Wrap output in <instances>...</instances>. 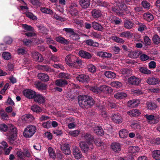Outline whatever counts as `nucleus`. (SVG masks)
Instances as JSON below:
<instances>
[{"label": "nucleus", "instance_id": "2", "mask_svg": "<svg viewBox=\"0 0 160 160\" xmlns=\"http://www.w3.org/2000/svg\"><path fill=\"white\" fill-rule=\"evenodd\" d=\"M79 104L81 108H86L87 106H92L94 100L91 97L86 95H81L78 97Z\"/></svg>", "mask_w": 160, "mask_h": 160}, {"label": "nucleus", "instance_id": "55", "mask_svg": "<svg viewBox=\"0 0 160 160\" xmlns=\"http://www.w3.org/2000/svg\"><path fill=\"white\" fill-rule=\"evenodd\" d=\"M26 16L28 18L34 20H37V17L34 15L33 14L30 12H27L25 13Z\"/></svg>", "mask_w": 160, "mask_h": 160}, {"label": "nucleus", "instance_id": "58", "mask_svg": "<svg viewBox=\"0 0 160 160\" xmlns=\"http://www.w3.org/2000/svg\"><path fill=\"white\" fill-rule=\"evenodd\" d=\"M69 120L70 121L72 122L68 124V128H74L76 126V123L74 121V118H69Z\"/></svg>", "mask_w": 160, "mask_h": 160}, {"label": "nucleus", "instance_id": "37", "mask_svg": "<svg viewBox=\"0 0 160 160\" xmlns=\"http://www.w3.org/2000/svg\"><path fill=\"white\" fill-rule=\"evenodd\" d=\"M139 70L140 72L144 74L148 75L151 73V71L148 69V68L145 66L140 67Z\"/></svg>", "mask_w": 160, "mask_h": 160}, {"label": "nucleus", "instance_id": "41", "mask_svg": "<svg viewBox=\"0 0 160 160\" xmlns=\"http://www.w3.org/2000/svg\"><path fill=\"white\" fill-rule=\"evenodd\" d=\"M91 91L96 93H100L101 92V86L99 87L97 85L92 86L90 87Z\"/></svg>", "mask_w": 160, "mask_h": 160}, {"label": "nucleus", "instance_id": "9", "mask_svg": "<svg viewBox=\"0 0 160 160\" xmlns=\"http://www.w3.org/2000/svg\"><path fill=\"white\" fill-rule=\"evenodd\" d=\"M146 82L150 85H155L159 84L160 82V80L156 77L152 76L148 78Z\"/></svg>", "mask_w": 160, "mask_h": 160}, {"label": "nucleus", "instance_id": "34", "mask_svg": "<svg viewBox=\"0 0 160 160\" xmlns=\"http://www.w3.org/2000/svg\"><path fill=\"white\" fill-rule=\"evenodd\" d=\"M135 24L138 26V31L140 32H142L147 28L146 26L144 24L139 22L138 21L135 22Z\"/></svg>", "mask_w": 160, "mask_h": 160}, {"label": "nucleus", "instance_id": "16", "mask_svg": "<svg viewBox=\"0 0 160 160\" xmlns=\"http://www.w3.org/2000/svg\"><path fill=\"white\" fill-rule=\"evenodd\" d=\"M115 2V4L118 7L119 9L122 10H125L127 8V6L125 3L124 1H112Z\"/></svg>", "mask_w": 160, "mask_h": 160}, {"label": "nucleus", "instance_id": "49", "mask_svg": "<svg viewBox=\"0 0 160 160\" xmlns=\"http://www.w3.org/2000/svg\"><path fill=\"white\" fill-rule=\"evenodd\" d=\"M152 41L155 44L158 45L160 43V38L157 34H155L153 36Z\"/></svg>", "mask_w": 160, "mask_h": 160}, {"label": "nucleus", "instance_id": "47", "mask_svg": "<svg viewBox=\"0 0 160 160\" xmlns=\"http://www.w3.org/2000/svg\"><path fill=\"white\" fill-rule=\"evenodd\" d=\"M122 73L125 76L128 77L131 75L132 74V71L130 69L127 68H123L122 69Z\"/></svg>", "mask_w": 160, "mask_h": 160}, {"label": "nucleus", "instance_id": "52", "mask_svg": "<svg viewBox=\"0 0 160 160\" xmlns=\"http://www.w3.org/2000/svg\"><path fill=\"white\" fill-rule=\"evenodd\" d=\"M70 38L72 40L77 41L79 39L80 37L78 34L75 32L71 35H70Z\"/></svg>", "mask_w": 160, "mask_h": 160}, {"label": "nucleus", "instance_id": "54", "mask_svg": "<svg viewBox=\"0 0 160 160\" xmlns=\"http://www.w3.org/2000/svg\"><path fill=\"white\" fill-rule=\"evenodd\" d=\"M111 85L114 87L119 88L122 87V83L118 81H114L112 82L111 83Z\"/></svg>", "mask_w": 160, "mask_h": 160}, {"label": "nucleus", "instance_id": "19", "mask_svg": "<svg viewBox=\"0 0 160 160\" xmlns=\"http://www.w3.org/2000/svg\"><path fill=\"white\" fill-rule=\"evenodd\" d=\"M128 82L132 85H138L140 82L139 79L134 76H131L128 78Z\"/></svg>", "mask_w": 160, "mask_h": 160}, {"label": "nucleus", "instance_id": "53", "mask_svg": "<svg viewBox=\"0 0 160 160\" xmlns=\"http://www.w3.org/2000/svg\"><path fill=\"white\" fill-rule=\"evenodd\" d=\"M88 70L91 72H94L96 71V68L92 64H89L87 66Z\"/></svg>", "mask_w": 160, "mask_h": 160}, {"label": "nucleus", "instance_id": "50", "mask_svg": "<svg viewBox=\"0 0 160 160\" xmlns=\"http://www.w3.org/2000/svg\"><path fill=\"white\" fill-rule=\"evenodd\" d=\"M104 75L108 78H114L116 76L115 73L110 71L105 72H104Z\"/></svg>", "mask_w": 160, "mask_h": 160}, {"label": "nucleus", "instance_id": "38", "mask_svg": "<svg viewBox=\"0 0 160 160\" xmlns=\"http://www.w3.org/2000/svg\"><path fill=\"white\" fill-rule=\"evenodd\" d=\"M147 107L148 109L150 110H154L157 108V104L153 102H148L147 104Z\"/></svg>", "mask_w": 160, "mask_h": 160}, {"label": "nucleus", "instance_id": "4", "mask_svg": "<svg viewBox=\"0 0 160 160\" xmlns=\"http://www.w3.org/2000/svg\"><path fill=\"white\" fill-rule=\"evenodd\" d=\"M36 130V128L35 126L29 125L25 128L23 132V136L26 138H31L35 133Z\"/></svg>", "mask_w": 160, "mask_h": 160}, {"label": "nucleus", "instance_id": "35", "mask_svg": "<svg viewBox=\"0 0 160 160\" xmlns=\"http://www.w3.org/2000/svg\"><path fill=\"white\" fill-rule=\"evenodd\" d=\"M55 39L57 42L62 44H68L69 43V41L68 40L62 37H57Z\"/></svg>", "mask_w": 160, "mask_h": 160}, {"label": "nucleus", "instance_id": "29", "mask_svg": "<svg viewBox=\"0 0 160 160\" xmlns=\"http://www.w3.org/2000/svg\"><path fill=\"white\" fill-rule=\"evenodd\" d=\"M84 42L88 46H91L93 47H98L99 46L98 43L94 42L93 40L91 39H88L84 41Z\"/></svg>", "mask_w": 160, "mask_h": 160}, {"label": "nucleus", "instance_id": "7", "mask_svg": "<svg viewBox=\"0 0 160 160\" xmlns=\"http://www.w3.org/2000/svg\"><path fill=\"white\" fill-rule=\"evenodd\" d=\"M79 146L82 152H87L89 150H92L93 149V146H90L88 143L84 141L80 142Z\"/></svg>", "mask_w": 160, "mask_h": 160}, {"label": "nucleus", "instance_id": "46", "mask_svg": "<svg viewBox=\"0 0 160 160\" xmlns=\"http://www.w3.org/2000/svg\"><path fill=\"white\" fill-rule=\"evenodd\" d=\"M132 36V34L129 31H125L121 33L120 36L126 38H130Z\"/></svg>", "mask_w": 160, "mask_h": 160}, {"label": "nucleus", "instance_id": "32", "mask_svg": "<svg viewBox=\"0 0 160 160\" xmlns=\"http://www.w3.org/2000/svg\"><path fill=\"white\" fill-rule=\"evenodd\" d=\"M127 97V94L122 92H117L114 95V97L117 99H122Z\"/></svg>", "mask_w": 160, "mask_h": 160}, {"label": "nucleus", "instance_id": "27", "mask_svg": "<svg viewBox=\"0 0 160 160\" xmlns=\"http://www.w3.org/2000/svg\"><path fill=\"white\" fill-rule=\"evenodd\" d=\"M92 28L95 30L98 31L102 32L103 28L102 25L98 22L94 21L92 22Z\"/></svg>", "mask_w": 160, "mask_h": 160}, {"label": "nucleus", "instance_id": "44", "mask_svg": "<svg viewBox=\"0 0 160 160\" xmlns=\"http://www.w3.org/2000/svg\"><path fill=\"white\" fill-rule=\"evenodd\" d=\"M31 109L34 112L38 113L42 111V109L39 106L36 105H33L31 107Z\"/></svg>", "mask_w": 160, "mask_h": 160}, {"label": "nucleus", "instance_id": "42", "mask_svg": "<svg viewBox=\"0 0 160 160\" xmlns=\"http://www.w3.org/2000/svg\"><path fill=\"white\" fill-rule=\"evenodd\" d=\"M152 156L156 160L160 159V150H157L153 151L152 153Z\"/></svg>", "mask_w": 160, "mask_h": 160}, {"label": "nucleus", "instance_id": "40", "mask_svg": "<svg viewBox=\"0 0 160 160\" xmlns=\"http://www.w3.org/2000/svg\"><path fill=\"white\" fill-rule=\"evenodd\" d=\"M128 132L127 130L122 129L120 131L119 134L121 138H124L128 136Z\"/></svg>", "mask_w": 160, "mask_h": 160}, {"label": "nucleus", "instance_id": "22", "mask_svg": "<svg viewBox=\"0 0 160 160\" xmlns=\"http://www.w3.org/2000/svg\"><path fill=\"white\" fill-rule=\"evenodd\" d=\"M141 113L139 109H133L127 112V114L131 117H135L139 116Z\"/></svg>", "mask_w": 160, "mask_h": 160}, {"label": "nucleus", "instance_id": "48", "mask_svg": "<svg viewBox=\"0 0 160 160\" xmlns=\"http://www.w3.org/2000/svg\"><path fill=\"white\" fill-rule=\"evenodd\" d=\"M33 117L31 114H27L23 116V119L27 122H31L33 120Z\"/></svg>", "mask_w": 160, "mask_h": 160}, {"label": "nucleus", "instance_id": "60", "mask_svg": "<svg viewBox=\"0 0 160 160\" xmlns=\"http://www.w3.org/2000/svg\"><path fill=\"white\" fill-rule=\"evenodd\" d=\"M144 41L146 45H150L151 43V41L149 38L148 36H145L143 38Z\"/></svg>", "mask_w": 160, "mask_h": 160}, {"label": "nucleus", "instance_id": "18", "mask_svg": "<svg viewBox=\"0 0 160 160\" xmlns=\"http://www.w3.org/2000/svg\"><path fill=\"white\" fill-rule=\"evenodd\" d=\"M78 54L81 57L85 59H89L92 57V55L91 53L84 50L79 51Z\"/></svg>", "mask_w": 160, "mask_h": 160}, {"label": "nucleus", "instance_id": "15", "mask_svg": "<svg viewBox=\"0 0 160 160\" xmlns=\"http://www.w3.org/2000/svg\"><path fill=\"white\" fill-rule=\"evenodd\" d=\"M78 81L82 82L87 83L89 81V77L88 75L81 74L78 76L76 77Z\"/></svg>", "mask_w": 160, "mask_h": 160}, {"label": "nucleus", "instance_id": "45", "mask_svg": "<svg viewBox=\"0 0 160 160\" xmlns=\"http://www.w3.org/2000/svg\"><path fill=\"white\" fill-rule=\"evenodd\" d=\"M48 150L50 157L55 159L56 158V154L53 148L51 147H49Z\"/></svg>", "mask_w": 160, "mask_h": 160}, {"label": "nucleus", "instance_id": "63", "mask_svg": "<svg viewBox=\"0 0 160 160\" xmlns=\"http://www.w3.org/2000/svg\"><path fill=\"white\" fill-rule=\"evenodd\" d=\"M8 127L4 124H0V131H1L6 132L8 129Z\"/></svg>", "mask_w": 160, "mask_h": 160}, {"label": "nucleus", "instance_id": "20", "mask_svg": "<svg viewBox=\"0 0 160 160\" xmlns=\"http://www.w3.org/2000/svg\"><path fill=\"white\" fill-rule=\"evenodd\" d=\"M140 103V101L139 99H133L128 101L127 102L128 107L133 108L138 106Z\"/></svg>", "mask_w": 160, "mask_h": 160}, {"label": "nucleus", "instance_id": "30", "mask_svg": "<svg viewBox=\"0 0 160 160\" xmlns=\"http://www.w3.org/2000/svg\"><path fill=\"white\" fill-rule=\"evenodd\" d=\"M38 77L39 79L43 82H47L49 80L48 75L44 73H41L38 74Z\"/></svg>", "mask_w": 160, "mask_h": 160}, {"label": "nucleus", "instance_id": "23", "mask_svg": "<svg viewBox=\"0 0 160 160\" xmlns=\"http://www.w3.org/2000/svg\"><path fill=\"white\" fill-rule=\"evenodd\" d=\"M34 99L35 102L39 104H42L45 102V98L41 94L36 93Z\"/></svg>", "mask_w": 160, "mask_h": 160}, {"label": "nucleus", "instance_id": "10", "mask_svg": "<svg viewBox=\"0 0 160 160\" xmlns=\"http://www.w3.org/2000/svg\"><path fill=\"white\" fill-rule=\"evenodd\" d=\"M110 147L113 152L116 153H119L121 150V144L117 142H114L112 143Z\"/></svg>", "mask_w": 160, "mask_h": 160}, {"label": "nucleus", "instance_id": "17", "mask_svg": "<svg viewBox=\"0 0 160 160\" xmlns=\"http://www.w3.org/2000/svg\"><path fill=\"white\" fill-rule=\"evenodd\" d=\"M73 156L76 159H79L82 157V153L80 150L77 147H73L72 150Z\"/></svg>", "mask_w": 160, "mask_h": 160}, {"label": "nucleus", "instance_id": "11", "mask_svg": "<svg viewBox=\"0 0 160 160\" xmlns=\"http://www.w3.org/2000/svg\"><path fill=\"white\" fill-rule=\"evenodd\" d=\"M82 138L86 141V142L88 143L90 146H92L94 137L90 133H86L82 136Z\"/></svg>", "mask_w": 160, "mask_h": 160}, {"label": "nucleus", "instance_id": "21", "mask_svg": "<svg viewBox=\"0 0 160 160\" xmlns=\"http://www.w3.org/2000/svg\"><path fill=\"white\" fill-rule=\"evenodd\" d=\"M55 84V85L58 87H62L67 85L68 82L65 79H60L56 80Z\"/></svg>", "mask_w": 160, "mask_h": 160}, {"label": "nucleus", "instance_id": "5", "mask_svg": "<svg viewBox=\"0 0 160 160\" xmlns=\"http://www.w3.org/2000/svg\"><path fill=\"white\" fill-rule=\"evenodd\" d=\"M139 150V148L138 147L133 146L129 147L128 148L129 158L131 160H133L135 156V154L138 152Z\"/></svg>", "mask_w": 160, "mask_h": 160}, {"label": "nucleus", "instance_id": "6", "mask_svg": "<svg viewBox=\"0 0 160 160\" xmlns=\"http://www.w3.org/2000/svg\"><path fill=\"white\" fill-rule=\"evenodd\" d=\"M22 92L26 97L29 99H34L37 93L34 91L28 89L24 90Z\"/></svg>", "mask_w": 160, "mask_h": 160}, {"label": "nucleus", "instance_id": "31", "mask_svg": "<svg viewBox=\"0 0 160 160\" xmlns=\"http://www.w3.org/2000/svg\"><path fill=\"white\" fill-rule=\"evenodd\" d=\"M97 55L102 58H110L112 56V54L111 53L100 51L97 52Z\"/></svg>", "mask_w": 160, "mask_h": 160}, {"label": "nucleus", "instance_id": "62", "mask_svg": "<svg viewBox=\"0 0 160 160\" xmlns=\"http://www.w3.org/2000/svg\"><path fill=\"white\" fill-rule=\"evenodd\" d=\"M98 5L101 6L106 7L108 6L109 3L104 1H98Z\"/></svg>", "mask_w": 160, "mask_h": 160}, {"label": "nucleus", "instance_id": "13", "mask_svg": "<svg viewBox=\"0 0 160 160\" xmlns=\"http://www.w3.org/2000/svg\"><path fill=\"white\" fill-rule=\"evenodd\" d=\"M144 117L147 119L148 121L150 123L151 121H153V122H150L151 124H154L156 123L159 121V119L153 115H149L148 114H146L144 115Z\"/></svg>", "mask_w": 160, "mask_h": 160}, {"label": "nucleus", "instance_id": "24", "mask_svg": "<svg viewBox=\"0 0 160 160\" xmlns=\"http://www.w3.org/2000/svg\"><path fill=\"white\" fill-rule=\"evenodd\" d=\"M101 92H103L106 94L111 93L113 91L112 88L110 87L104 85L101 86Z\"/></svg>", "mask_w": 160, "mask_h": 160}, {"label": "nucleus", "instance_id": "57", "mask_svg": "<svg viewBox=\"0 0 160 160\" xmlns=\"http://www.w3.org/2000/svg\"><path fill=\"white\" fill-rule=\"evenodd\" d=\"M58 76L60 78H63L65 79H68L70 78V76L68 73L61 72L59 73Z\"/></svg>", "mask_w": 160, "mask_h": 160}, {"label": "nucleus", "instance_id": "51", "mask_svg": "<svg viewBox=\"0 0 160 160\" xmlns=\"http://www.w3.org/2000/svg\"><path fill=\"white\" fill-rule=\"evenodd\" d=\"M111 38L117 43H123L124 42V40L116 36H112Z\"/></svg>", "mask_w": 160, "mask_h": 160}, {"label": "nucleus", "instance_id": "25", "mask_svg": "<svg viewBox=\"0 0 160 160\" xmlns=\"http://www.w3.org/2000/svg\"><path fill=\"white\" fill-rule=\"evenodd\" d=\"M93 130L97 135L101 136L104 134L103 129L100 126H97L94 127Z\"/></svg>", "mask_w": 160, "mask_h": 160}, {"label": "nucleus", "instance_id": "36", "mask_svg": "<svg viewBox=\"0 0 160 160\" xmlns=\"http://www.w3.org/2000/svg\"><path fill=\"white\" fill-rule=\"evenodd\" d=\"M133 25V23L128 20H126L124 22V26L125 28L127 29L132 28Z\"/></svg>", "mask_w": 160, "mask_h": 160}, {"label": "nucleus", "instance_id": "8", "mask_svg": "<svg viewBox=\"0 0 160 160\" xmlns=\"http://www.w3.org/2000/svg\"><path fill=\"white\" fill-rule=\"evenodd\" d=\"M111 119L115 123L120 124L122 122V118L119 113H117L112 114Z\"/></svg>", "mask_w": 160, "mask_h": 160}, {"label": "nucleus", "instance_id": "64", "mask_svg": "<svg viewBox=\"0 0 160 160\" xmlns=\"http://www.w3.org/2000/svg\"><path fill=\"white\" fill-rule=\"evenodd\" d=\"M41 10L42 12L47 14H50L52 12V11L50 9L45 8H41Z\"/></svg>", "mask_w": 160, "mask_h": 160}, {"label": "nucleus", "instance_id": "12", "mask_svg": "<svg viewBox=\"0 0 160 160\" xmlns=\"http://www.w3.org/2000/svg\"><path fill=\"white\" fill-rule=\"evenodd\" d=\"M32 56L34 60L38 62H42L43 61L42 56L38 52H32Z\"/></svg>", "mask_w": 160, "mask_h": 160}, {"label": "nucleus", "instance_id": "59", "mask_svg": "<svg viewBox=\"0 0 160 160\" xmlns=\"http://www.w3.org/2000/svg\"><path fill=\"white\" fill-rule=\"evenodd\" d=\"M3 58L6 60H8L11 58V56L10 54L7 52H4L2 54Z\"/></svg>", "mask_w": 160, "mask_h": 160}, {"label": "nucleus", "instance_id": "61", "mask_svg": "<svg viewBox=\"0 0 160 160\" xmlns=\"http://www.w3.org/2000/svg\"><path fill=\"white\" fill-rule=\"evenodd\" d=\"M4 41L6 44H10L12 43V39L10 37L7 36L4 38Z\"/></svg>", "mask_w": 160, "mask_h": 160}, {"label": "nucleus", "instance_id": "14", "mask_svg": "<svg viewBox=\"0 0 160 160\" xmlns=\"http://www.w3.org/2000/svg\"><path fill=\"white\" fill-rule=\"evenodd\" d=\"M60 149L65 155H68L71 153L70 145L69 144L67 143L63 144L61 145Z\"/></svg>", "mask_w": 160, "mask_h": 160}, {"label": "nucleus", "instance_id": "43", "mask_svg": "<svg viewBox=\"0 0 160 160\" xmlns=\"http://www.w3.org/2000/svg\"><path fill=\"white\" fill-rule=\"evenodd\" d=\"M36 88L39 90H45L47 88V85L45 84L38 82L35 84Z\"/></svg>", "mask_w": 160, "mask_h": 160}, {"label": "nucleus", "instance_id": "33", "mask_svg": "<svg viewBox=\"0 0 160 160\" xmlns=\"http://www.w3.org/2000/svg\"><path fill=\"white\" fill-rule=\"evenodd\" d=\"M143 17L144 20L150 22L154 19L153 15L150 13H144L143 15Z\"/></svg>", "mask_w": 160, "mask_h": 160}, {"label": "nucleus", "instance_id": "1", "mask_svg": "<svg viewBox=\"0 0 160 160\" xmlns=\"http://www.w3.org/2000/svg\"><path fill=\"white\" fill-rule=\"evenodd\" d=\"M17 132V128L14 126L11 125L9 127L7 133L8 139V142L13 145H16L17 143L16 141Z\"/></svg>", "mask_w": 160, "mask_h": 160}, {"label": "nucleus", "instance_id": "39", "mask_svg": "<svg viewBox=\"0 0 160 160\" xmlns=\"http://www.w3.org/2000/svg\"><path fill=\"white\" fill-rule=\"evenodd\" d=\"M90 1H79V4L83 8H87L90 6Z\"/></svg>", "mask_w": 160, "mask_h": 160}, {"label": "nucleus", "instance_id": "28", "mask_svg": "<svg viewBox=\"0 0 160 160\" xmlns=\"http://www.w3.org/2000/svg\"><path fill=\"white\" fill-rule=\"evenodd\" d=\"M141 53V52L140 51H132L128 54V56L131 58H138Z\"/></svg>", "mask_w": 160, "mask_h": 160}, {"label": "nucleus", "instance_id": "26", "mask_svg": "<svg viewBox=\"0 0 160 160\" xmlns=\"http://www.w3.org/2000/svg\"><path fill=\"white\" fill-rule=\"evenodd\" d=\"M92 15L95 19H98L102 15L101 11L98 9H94L91 12Z\"/></svg>", "mask_w": 160, "mask_h": 160}, {"label": "nucleus", "instance_id": "3", "mask_svg": "<svg viewBox=\"0 0 160 160\" xmlns=\"http://www.w3.org/2000/svg\"><path fill=\"white\" fill-rule=\"evenodd\" d=\"M67 64L71 67L78 68L82 64V61L73 55H68L65 58Z\"/></svg>", "mask_w": 160, "mask_h": 160}, {"label": "nucleus", "instance_id": "56", "mask_svg": "<svg viewBox=\"0 0 160 160\" xmlns=\"http://www.w3.org/2000/svg\"><path fill=\"white\" fill-rule=\"evenodd\" d=\"M41 67L42 70L47 72H51L53 71L52 70L49 66L47 65H41Z\"/></svg>", "mask_w": 160, "mask_h": 160}]
</instances>
